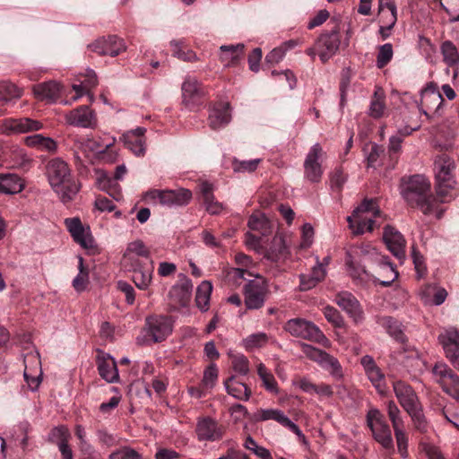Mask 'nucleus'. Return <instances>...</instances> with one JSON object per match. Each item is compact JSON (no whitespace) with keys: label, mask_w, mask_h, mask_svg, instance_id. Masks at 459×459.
I'll return each instance as SVG.
<instances>
[{"label":"nucleus","mask_w":459,"mask_h":459,"mask_svg":"<svg viewBox=\"0 0 459 459\" xmlns=\"http://www.w3.org/2000/svg\"><path fill=\"white\" fill-rule=\"evenodd\" d=\"M403 197L411 207L420 209L424 214H436L442 217L444 210L440 208L443 199L430 194L429 182L420 175H414L403 181L401 190Z\"/></svg>","instance_id":"obj_1"},{"label":"nucleus","mask_w":459,"mask_h":459,"mask_svg":"<svg viewBox=\"0 0 459 459\" xmlns=\"http://www.w3.org/2000/svg\"><path fill=\"white\" fill-rule=\"evenodd\" d=\"M46 174L63 203L72 201L79 192L80 184L73 178L68 164L62 159H51L46 166Z\"/></svg>","instance_id":"obj_2"},{"label":"nucleus","mask_w":459,"mask_h":459,"mask_svg":"<svg viewBox=\"0 0 459 459\" xmlns=\"http://www.w3.org/2000/svg\"><path fill=\"white\" fill-rule=\"evenodd\" d=\"M395 396L403 409L410 415L413 425L421 433L428 431V421L423 413L422 404L414 389L403 381L393 384Z\"/></svg>","instance_id":"obj_3"},{"label":"nucleus","mask_w":459,"mask_h":459,"mask_svg":"<svg viewBox=\"0 0 459 459\" xmlns=\"http://www.w3.org/2000/svg\"><path fill=\"white\" fill-rule=\"evenodd\" d=\"M384 220L377 202L373 199H365L352 214L347 217L349 228L353 235L371 232L375 228L380 227Z\"/></svg>","instance_id":"obj_4"},{"label":"nucleus","mask_w":459,"mask_h":459,"mask_svg":"<svg viewBox=\"0 0 459 459\" xmlns=\"http://www.w3.org/2000/svg\"><path fill=\"white\" fill-rule=\"evenodd\" d=\"M173 330V320L170 316L153 315L147 316L137 342L141 345L163 342Z\"/></svg>","instance_id":"obj_5"},{"label":"nucleus","mask_w":459,"mask_h":459,"mask_svg":"<svg viewBox=\"0 0 459 459\" xmlns=\"http://www.w3.org/2000/svg\"><path fill=\"white\" fill-rule=\"evenodd\" d=\"M455 169L454 160L446 153L438 155L434 163L436 175V191L438 197L446 202L450 191L454 189L455 180L453 170Z\"/></svg>","instance_id":"obj_6"},{"label":"nucleus","mask_w":459,"mask_h":459,"mask_svg":"<svg viewBox=\"0 0 459 459\" xmlns=\"http://www.w3.org/2000/svg\"><path fill=\"white\" fill-rule=\"evenodd\" d=\"M377 256H382L377 249L369 243H361L352 246L347 252L345 256V264L350 275L353 279L363 280L364 276L368 277V273L365 267L362 266L357 258L368 257L377 261Z\"/></svg>","instance_id":"obj_7"},{"label":"nucleus","mask_w":459,"mask_h":459,"mask_svg":"<svg viewBox=\"0 0 459 459\" xmlns=\"http://www.w3.org/2000/svg\"><path fill=\"white\" fill-rule=\"evenodd\" d=\"M340 44L339 29L335 26L330 32L322 33L316 40L314 46L306 50V54L312 60L318 55L322 63H326L337 53Z\"/></svg>","instance_id":"obj_8"},{"label":"nucleus","mask_w":459,"mask_h":459,"mask_svg":"<svg viewBox=\"0 0 459 459\" xmlns=\"http://www.w3.org/2000/svg\"><path fill=\"white\" fill-rule=\"evenodd\" d=\"M367 424L377 443L385 449H394L391 429L385 421L384 414L378 409L372 408L368 411Z\"/></svg>","instance_id":"obj_9"},{"label":"nucleus","mask_w":459,"mask_h":459,"mask_svg":"<svg viewBox=\"0 0 459 459\" xmlns=\"http://www.w3.org/2000/svg\"><path fill=\"white\" fill-rule=\"evenodd\" d=\"M284 330L292 336L324 343L328 342L323 332L312 322L302 318H293L286 322Z\"/></svg>","instance_id":"obj_10"},{"label":"nucleus","mask_w":459,"mask_h":459,"mask_svg":"<svg viewBox=\"0 0 459 459\" xmlns=\"http://www.w3.org/2000/svg\"><path fill=\"white\" fill-rule=\"evenodd\" d=\"M432 375L442 390L459 403V376L444 363L435 364Z\"/></svg>","instance_id":"obj_11"},{"label":"nucleus","mask_w":459,"mask_h":459,"mask_svg":"<svg viewBox=\"0 0 459 459\" xmlns=\"http://www.w3.org/2000/svg\"><path fill=\"white\" fill-rule=\"evenodd\" d=\"M256 278L249 281L243 290L246 307L251 310L261 308L269 294L267 282L262 277Z\"/></svg>","instance_id":"obj_12"},{"label":"nucleus","mask_w":459,"mask_h":459,"mask_svg":"<svg viewBox=\"0 0 459 459\" xmlns=\"http://www.w3.org/2000/svg\"><path fill=\"white\" fill-rule=\"evenodd\" d=\"M302 352L311 360L317 362L323 368L328 370L335 378L342 377V366L338 359L327 352L310 344L301 343Z\"/></svg>","instance_id":"obj_13"},{"label":"nucleus","mask_w":459,"mask_h":459,"mask_svg":"<svg viewBox=\"0 0 459 459\" xmlns=\"http://www.w3.org/2000/svg\"><path fill=\"white\" fill-rule=\"evenodd\" d=\"M146 197L152 201L158 200L160 204L169 207L183 206L191 201L192 192L186 188L178 190L152 189L146 193Z\"/></svg>","instance_id":"obj_14"},{"label":"nucleus","mask_w":459,"mask_h":459,"mask_svg":"<svg viewBox=\"0 0 459 459\" xmlns=\"http://www.w3.org/2000/svg\"><path fill=\"white\" fill-rule=\"evenodd\" d=\"M324 151L319 143H315L307 152L304 160V178L311 183H319L322 179L324 169L322 160Z\"/></svg>","instance_id":"obj_15"},{"label":"nucleus","mask_w":459,"mask_h":459,"mask_svg":"<svg viewBox=\"0 0 459 459\" xmlns=\"http://www.w3.org/2000/svg\"><path fill=\"white\" fill-rule=\"evenodd\" d=\"M89 49L100 56H117L126 50L123 39L117 35H108L96 39L88 46Z\"/></svg>","instance_id":"obj_16"},{"label":"nucleus","mask_w":459,"mask_h":459,"mask_svg":"<svg viewBox=\"0 0 459 459\" xmlns=\"http://www.w3.org/2000/svg\"><path fill=\"white\" fill-rule=\"evenodd\" d=\"M195 433L199 441H217L224 436L225 428L210 416L200 417L197 419Z\"/></svg>","instance_id":"obj_17"},{"label":"nucleus","mask_w":459,"mask_h":459,"mask_svg":"<svg viewBox=\"0 0 459 459\" xmlns=\"http://www.w3.org/2000/svg\"><path fill=\"white\" fill-rule=\"evenodd\" d=\"M444 102L441 92L433 82L429 83L420 93V108L426 115L437 113Z\"/></svg>","instance_id":"obj_18"},{"label":"nucleus","mask_w":459,"mask_h":459,"mask_svg":"<svg viewBox=\"0 0 459 459\" xmlns=\"http://www.w3.org/2000/svg\"><path fill=\"white\" fill-rule=\"evenodd\" d=\"M383 240L387 249L401 263L405 258L406 240L403 235L394 227L386 225L384 228Z\"/></svg>","instance_id":"obj_19"},{"label":"nucleus","mask_w":459,"mask_h":459,"mask_svg":"<svg viewBox=\"0 0 459 459\" xmlns=\"http://www.w3.org/2000/svg\"><path fill=\"white\" fill-rule=\"evenodd\" d=\"M65 122L74 126L82 128H94L97 126L95 113L89 106H80L65 115Z\"/></svg>","instance_id":"obj_20"},{"label":"nucleus","mask_w":459,"mask_h":459,"mask_svg":"<svg viewBox=\"0 0 459 459\" xmlns=\"http://www.w3.org/2000/svg\"><path fill=\"white\" fill-rule=\"evenodd\" d=\"M334 301L349 315L356 325L363 322L364 313L362 307L353 294L348 291H341L336 294Z\"/></svg>","instance_id":"obj_21"},{"label":"nucleus","mask_w":459,"mask_h":459,"mask_svg":"<svg viewBox=\"0 0 459 459\" xmlns=\"http://www.w3.org/2000/svg\"><path fill=\"white\" fill-rule=\"evenodd\" d=\"M151 252L143 240L137 239L130 242L123 256V264L137 266L138 264L149 263Z\"/></svg>","instance_id":"obj_22"},{"label":"nucleus","mask_w":459,"mask_h":459,"mask_svg":"<svg viewBox=\"0 0 459 459\" xmlns=\"http://www.w3.org/2000/svg\"><path fill=\"white\" fill-rule=\"evenodd\" d=\"M182 103L187 108H194L201 103L204 91L199 82L193 77L185 79L182 84Z\"/></svg>","instance_id":"obj_23"},{"label":"nucleus","mask_w":459,"mask_h":459,"mask_svg":"<svg viewBox=\"0 0 459 459\" xmlns=\"http://www.w3.org/2000/svg\"><path fill=\"white\" fill-rule=\"evenodd\" d=\"M377 277L375 281L383 287H389L398 278L399 273L395 266L390 262L385 255L377 256Z\"/></svg>","instance_id":"obj_24"},{"label":"nucleus","mask_w":459,"mask_h":459,"mask_svg":"<svg viewBox=\"0 0 459 459\" xmlns=\"http://www.w3.org/2000/svg\"><path fill=\"white\" fill-rule=\"evenodd\" d=\"M129 272L133 273L132 279L135 286L140 290H147L152 280L154 270L153 261L138 264L137 266L125 265Z\"/></svg>","instance_id":"obj_25"},{"label":"nucleus","mask_w":459,"mask_h":459,"mask_svg":"<svg viewBox=\"0 0 459 459\" xmlns=\"http://www.w3.org/2000/svg\"><path fill=\"white\" fill-rule=\"evenodd\" d=\"M42 126L41 122L29 117L9 118L3 123L4 131L7 134H25L39 131Z\"/></svg>","instance_id":"obj_26"},{"label":"nucleus","mask_w":459,"mask_h":459,"mask_svg":"<svg viewBox=\"0 0 459 459\" xmlns=\"http://www.w3.org/2000/svg\"><path fill=\"white\" fill-rule=\"evenodd\" d=\"M96 186L108 194L116 201H120L123 197L122 189L117 181L110 177L107 171L101 169H95Z\"/></svg>","instance_id":"obj_27"},{"label":"nucleus","mask_w":459,"mask_h":459,"mask_svg":"<svg viewBox=\"0 0 459 459\" xmlns=\"http://www.w3.org/2000/svg\"><path fill=\"white\" fill-rule=\"evenodd\" d=\"M24 378L29 387L34 391L39 387L41 381L39 378L41 368L39 354H27L24 358Z\"/></svg>","instance_id":"obj_28"},{"label":"nucleus","mask_w":459,"mask_h":459,"mask_svg":"<svg viewBox=\"0 0 459 459\" xmlns=\"http://www.w3.org/2000/svg\"><path fill=\"white\" fill-rule=\"evenodd\" d=\"M65 225L70 232L74 240L82 247L88 249L92 247V238L85 230L81 220L78 217L67 218L65 220Z\"/></svg>","instance_id":"obj_29"},{"label":"nucleus","mask_w":459,"mask_h":459,"mask_svg":"<svg viewBox=\"0 0 459 459\" xmlns=\"http://www.w3.org/2000/svg\"><path fill=\"white\" fill-rule=\"evenodd\" d=\"M231 120L230 106L228 102H220L211 109L208 122L212 130L227 126Z\"/></svg>","instance_id":"obj_30"},{"label":"nucleus","mask_w":459,"mask_h":459,"mask_svg":"<svg viewBox=\"0 0 459 459\" xmlns=\"http://www.w3.org/2000/svg\"><path fill=\"white\" fill-rule=\"evenodd\" d=\"M97 367L100 376L108 383L119 380L117 362L109 355L101 353L97 357Z\"/></svg>","instance_id":"obj_31"},{"label":"nucleus","mask_w":459,"mask_h":459,"mask_svg":"<svg viewBox=\"0 0 459 459\" xmlns=\"http://www.w3.org/2000/svg\"><path fill=\"white\" fill-rule=\"evenodd\" d=\"M193 285L189 281L174 285L169 290V297L171 307L178 309L187 306L190 301Z\"/></svg>","instance_id":"obj_32"},{"label":"nucleus","mask_w":459,"mask_h":459,"mask_svg":"<svg viewBox=\"0 0 459 459\" xmlns=\"http://www.w3.org/2000/svg\"><path fill=\"white\" fill-rule=\"evenodd\" d=\"M26 186L24 178L15 173H0V193L4 195H16Z\"/></svg>","instance_id":"obj_33"},{"label":"nucleus","mask_w":459,"mask_h":459,"mask_svg":"<svg viewBox=\"0 0 459 459\" xmlns=\"http://www.w3.org/2000/svg\"><path fill=\"white\" fill-rule=\"evenodd\" d=\"M145 128L137 127L123 134L125 145L135 155H143L145 152Z\"/></svg>","instance_id":"obj_34"},{"label":"nucleus","mask_w":459,"mask_h":459,"mask_svg":"<svg viewBox=\"0 0 459 459\" xmlns=\"http://www.w3.org/2000/svg\"><path fill=\"white\" fill-rule=\"evenodd\" d=\"M438 341L442 344L446 357L459 352V330L456 328L445 329L438 335Z\"/></svg>","instance_id":"obj_35"},{"label":"nucleus","mask_w":459,"mask_h":459,"mask_svg":"<svg viewBox=\"0 0 459 459\" xmlns=\"http://www.w3.org/2000/svg\"><path fill=\"white\" fill-rule=\"evenodd\" d=\"M60 91V84L52 81L33 86V92L39 100L55 102L59 98Z\"/></svg>","instance_id":"obj_36"},{"label":"nucleus","mask_w":459,"mask_h":459,"mask_svg":"<svg viewBox=\"0 0 459 459\" xmlns=\"http://www.w3.org/2000/svg\"><path fill=\"white\" fill-rule=\"evenodd\" d=\"M440 53L443 62L448 67L455 69L454 73V77H455L459 66V48L453 41L446 39L440 44Z\"/></svg>","instance_id":"obj_37"},{"label":"nucleus","mask_w":459,"mask_h":459,"mask_svg":"<svg viewBox=\"0 0 459 459\" xmlns=\"http://www.w3.org/2000/svg\"><path fill=\"white\" fill-rule=\"evenodd\" d=\"M243 51V44L223 45L220 48V61L225 67L234 66L239 62Z\"/></svg>","instance_id":"obj_38"},{"label":"nucleus","mask_w":459,"mask_h":459,"mask_svg":"<svg viewBox=\"0 0 459 459\" xmlns=\"http://www.w3.org/2000/svg\"><path fill=\"white\" fill-rule=\"evenodd\" d=\"M224 385L230 395L240 401H247L252 394L250 387L245 383L238 381L235 376L227 378Z\"/></svg>","instance_id":"obj_39"},{"label":"nucleus","mask_w":459,"mask_h":459,"mask_svg":"<svg viewBox=\"0 0 459 459\" xmlns=\"http://www.w3.org/2000/svg\"><path fill=\"white\" fill-rule=\"evenodd\" d=\"M200 191L203 195L206 211L211 214H219L222 210V204L214 199L213 186L209 182H203L200 185Z\"/></svg>","instance_id":"obj_40"},{"label":"nucleus","mask_w":459,"mask_h":459,"mask_svg":"<svg viewBox=\"0 0 459 459\" xmlns=\"http://www.w3.org/2000/svg\"><path fill=\"white\" fill-rule=\"evenodd\" d=\"M25 143L29 147L37 148L43 152H55L57 149L56 142L54 139L45 137L39 134L27 136Z\"/></svg>","instance_id":"obj_41"},{"label":"nucleus","mask_w":459,"mask_h":459,"mask_svg":"<svg viewBox=\"0 0 459 459\" xmlns=\"http://www.w3.org/2000/svg\"><path fill=\"white\" fill-rule=\"evenodd\" d=\"M264 257L272 262H280L287 257L288 250L281 237H274L270 248L263 253Z\"/></svg>","instance_id":"obj_42"},{"label":"nucleus","mask_w":459,"mask_h":459,"mask_svg":"<svg viewBox=\"0 0 459 459\" xmlns=\"http://www.w3.org/2000/svg\"><path fill=\"white\" fill-rule=\"evenodd\" d=\"M385 109V94L381 87L377 86L371 98L369 116L373 118H380Z\"/></svg>","instance_id":"obj_43"},{"label":"nucleus","mask_w":459,"mask_h":459,"mask_svg":"<svg viewBox=\"0 0 459 459\" xmlns=\"http://www.w3.org/2000/svg\"><path fill=\"white\" fill-rule=\"evenodd\" d=\"M377 323L383 326L386 332L392 336L394 340L401 343H404L406 341L405 334L401 329V325L397 320L391 316H383L377 320Z\"/></svg>","instance_id":"obj_44"},{"label":"nucleus","mask_w":459,"mask_h":459,"mask_svg":"<svg viewBox=\"0 0 459 459\" xmlns=\"http://www.w3.org/2000/svg\"><path fill=\"white\" fill-rule=\"evenodd\" d=\"M288 417L284 412L278 409H259L253 415V420L255 421L273 420L280 423L281 426L284 425Z\"/></svg>","instance_id":"obj_45"},{"label":"nucleus","mask_w":459,"mask_h":459,"mask_svg":"<svg viewBox=\"0 0 459 459\" xmlns=\"http://www.w3.org/2000/svg\"><path fill=\"white\" fill-rule=\"evenodd\" d=\"M212 291V285L209 281H204L197 287L195 294L196 306L203 311L209 308L210 298Z\"/></svg>","instance_id":"obj_46"},{"label":"nucleus","mask_w":459,"mask_h":459,"mask_svg":"<svg viewBox=\"0 0 459 459\" xmlns=\"http://www.w3.org/2000/svg\"><path fill=\"white\" fill-rule=\"evenodd\" d=\"M235 263L239 266L231 270V273L235 278H244L246 273L253 275V273L248 272V269L254 266L253 260L249 255L244 253H238L235 255Z\"/></svg>","instance_id":"obj_47"},{"label":"nucleus","mask_w":459,"mask_h":459,"mask_svg":"<svg viewBox=\"0 0 459 459\" xmlns=\"http://www.w3.org/2000/svg\"><path fill=\"white\" fill-rule=\"evenodd\" d=\"M78 269L79 273L73 280L72 285L74 289L78 291H83L89 284V270L84 265V260L82 256H78Z\"/></svg>","instance_id":"obj_48"},{"label":"nucleus","mask_w":459,"mask_h":459,"mask_svg":"<svg viewBox=\"0 0 459 459\" xmlns=\"http://www.w3.org/2000/svg\"><path fill=\"white\" fill-rule=\"evenodd\" d=\"M173 56L180 60L194 62L197 60L195 53L187 49L183 40H172L170 42Z\"/></svg>","instance_id":"obj_49"},{"label":"nucleus","mask_w":459,"mask_h":459,"mask_svg":"<svg viewBox=\"0 0 459 459\" xmlns=\"http://www.w3.org/2000/svg\"><path fill=\"white\" fill-rule=\"evenodd\" d=\"M98 83L97 75L94 71L90 70L85 75V79L81 84H74L73 89L76 92L74 100H78L80 97L87 93L91 88H94Z\"/></svg>","instance_id":"obj_50"},{"label":"nucleus","mask_w":459,"mask_h":459,"mask_svg":"<svg viewBox=\"0 0 459 459\" xmlns=\"http://www.w3.org/2000/svg\"><path fill=\"white\" fill-rule=\"evenodd\" d=\"M269 342V336L265 333H256L243 339L242 343L247 351H253L264 347Z\"/></svg>","instance_id":"obj_51"},{"label":"nucleus","mask_w":459,"mask_h":459,"mask_svg":"<svg viewBox=\"0 0 459 459\" xmlns=\"http://www.w3.org/2000/svg\"><path fill=\"white\" fill-rule=\"evenodd\" d=\"M22 90L10 82H0V102H6L13 99L20 98Z\"/></svg>","instance_id":"obj_52"},{"label":"nucleus","mask_w":459,"mask_h":459,"mask_svg":"<svg viewBox=\"0 0 459 459\" xmlns=\"http://www.w3.org/2000/svg\"><path fill=\"white\" fill-rule=\"evenodd\" d=\"M257 374L262 379L263 385L267 391L274 394L278 393V385L273 375L263 363H260L257 366Z\"/></svg>","instance_id":"obj_53"},{"label":"nucleus","mask_w":459,"mask_h":459,"mask_svg":"<svg viewBox=\"0 0 459 459\" xmlns=\"http://www.w3.org/2000/svg\"><path fill=\"white\" fill-rule=\"evenodd\" d=\"M70 437V431L65 425L55 427L49 433L50 441L56 444L57 447L62 446V445H68Z\"/></svg>","instance_id":"obj_54"},{"label":"nucleus","mask_w":459,"mask_h":459,"mask_svg":"<svg viewBox=\"0 0 459 459\" xmlns=\"http://www.w3.org/2000/svg\"><path fill=\"white\" fill-rule=\"evenodd\" d=\"M231 359V366L233 370L241 375L246 376L249 372V360L243 354H234L230 355Z\"/></svg>","instance_id":"obj_55"},{"label":"nucleus","mask_w":459,"mask_h":459,"mask_svg":"<svg viewBox=\"0 0 459 459\" xmlns=\"http://www.w3.org/2000/svg\"><path fill=\"white\" fill-rule=\"evenodd\" d=\"M260 162V159H254L250 160H238L235 159L232 161V169L237 173L254 172Z\"/></svg>","instance_id":"obj_56"},{"label":"nucleus","mask_w":459,"mask_h":459,"mask_svg":"<svg viewBox=\"0 0 459 459\" xmlns=\"http://www.w3.org/2000/svg\"><path fill=\"white\" fill-rule=\"evenodd\" d=\"M393 46L390 43L384 44L379 47L377 56V66L384 68L393 58Z\"/></svg>","instance_id":"obj_57"},{"label":"nucleus","mask_w":459,"mask_h":459,"mask_svg":"<svg viewBox=\"0 0 459 459\" xmlns=\"http://www.w3.org/2000/svg\"><path fill=\"white\" fill-rule=\"evenodd\" d=\"M387 414L394 429L404 427V422L401 418V411L394 401L387 403Z\"/></svg>","instance_id":"obj_58"},{"label":"nucleus","mask_w":459,"mask_h":459,"mask_svg":"<svg viewBox=\"0 0 459 459\" xmlns=\"http://www.w3.org/2000/svg\"><path fill=\"white\" fill-rule=\"evenodd\" d=\"M367 376L372 385L377 388V390L383 394L385 392V375L382 373L381 369L377 366L371 370L368 371Z\"/></svg>","instance_id":"obj_59"},{"label":"nucleus","mask_w":459,"mask_h":459,"mask_svg":"<svg viewBox=\"0 0 459 459\" xmlns=\"http://www.w3.org/2000/svg\"><path fill=\"white\" fill-rule=\"evenodd\" d=\"M325 319L336 328L344 326V319L340 312L333 307L326 306L323 310Z\"/></svg>","instance_id":"obj_60"},{"label":"nucleus","mask_w":459,"mask_h":459,"mask_svg":"<svg viewBox=\"0 0 459 459\" xmlns=\"http://www.w3.org/2000/svg\"><path fill=\"white\" fill-rule=\"evenodd\" d=\"M248 227L251 230L258 231L263 237L270 232L269 221L264 218L251 216L248 221Z\"/></svg>","instance_id":"obj_61"},{"label":"nucleus","mask_w":459,"mask_h":459,"mask_svg":"<svg viewBox=\"0 0 459 459\" xmlns=\"http://www.w3.org/2000/svg\"><path fill=\"white\" fill-rule=\"evenodd\" d=\"M397 444V449L402 457L408 456V437L404 431V427L394 429Z\"/></svg>","instance_id":"obj_62"},{"label":"nucleus","mask_w":459,"mask_h":459,"mask_svg":"<svg viewBox=\"0 0 459 459\" xmlns=\"http://www.w3.org/2000/svg\"><path fill=\"white\" fill-rule=\"evenodd\" d=\"M368 152L367 161L368 167H375L381 154L384 152V148L377 143H370L364 148Z\"/></svg>","instance_id":"obj_63"},{"label":"nucleus","mask_w":459,"mask_h":459,"mask_svg":"<svg viewBox=\"0 0 459 459\" xmlns=\"http://www.w3.org/2000/svg\"><path fill=\"white\" fill-rule=\"evenodd\" d=\"M109 459H143L136 450L124 446L109 455Z\"/></svg>","instance_id":"obj_64"}]
</instances>
